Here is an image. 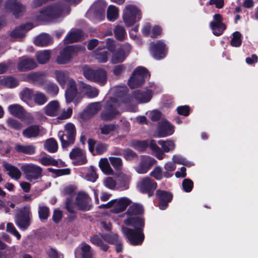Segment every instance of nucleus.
I'll return each mask as SVG.
<instances>
[{"instance_id":"obj_42","label":"nucleus","mask_w":258,"mask_h":258,"mask_svg":"<svg viewBox=\"0 0 258 258\" xmlns=\"http://www.w3.org/2000/svg\"><path fill=\"white\" fill-rule=\"evenodd\" d=\"M101 237L106 242L109 244L113 245L116 244L117 242H118L119 238L118 235L116 233H110L101 234Z\"/></svg>"},{"instance_id":"obj_26","label":"nucleus","mask_w":258,"mask_h":258,"mask_svg":"<svg viewBox=\"0 0 258 258\" xmlns=\"http://www.w3.org/2000/svg\"><path fill=\"white\" fill-rule=\"evenodd\" d=\"M131 203V201L127 198H120L111 209V212L115 214H118L125 211L126 208Z\"/></svg>"},{"instance_id":"obj_10","label":"nucleus","mask_w":258,"mask_h":258,"mask_svg":"<svg viewBox=\"0 0 258 258\" xmlns=\"http://www.w3.org/2000/svg\"><path fill=\"white\" fill-rule=\"evenodd\" d=\"M149 49L152 56L157 60L164 58L168 52V48L162 40L152 42Z\"/></svg>"},{"instance_id":"obj_29","label":"nucleus","mask_w":258,"mask_h":258,"mask_svg":"<svg viewBox=\"0 0 258 258\" xmlns=\"http://www.w3.org/2000/svg\"><path fill=\"white\" fill-rule=\"evenodd\" d=\"M126 56L124 50L122 48H119L112 52L111 61L113 64L122 62Z\"/></svg>"},{"instance_id":"obj_21","label":"nucleus","mask_w":258,"mask_h":258,"mask_svg":"<svg viewBox=\"0 0 258 258\" xmlns=\"http://www.w3.org/2000/svg\"><path fill=\"white\" fill-rule=\"evenodd\" d=\"M135 100L140 103H147L152 97V91L151 90L146 91L137 90L133 92Z\"/></svg>"},{"instance_id":"obj_48","label":"nucleus","mask_w":258,"mask_h":258,"mask_svg":"<svg viewBox=\"0 0 258 258\" xmlns=\"http://www.w3.org/2000/svg\"><path fill=\"white\" fill-rule=\"evenodd\" d=\"M50 215V210L48 207L43 206H39L38 209V215L40 220L42 222H45Z\"/></svg>"},{"instance_id":"obj_32","label":"nucleus","mask_w":258,"mask_h":258,"mask_svg":"<svg viewBox=\"0 0 258 258\" xmlns=\"http://www.w3.org/2000/svg\"><path fill=\"white\" fill-rule=\"evenodd\" d=\"M144 207L140 204H134L130 206L127 209L126 214L130 216H139L144 214Z\"/></svg>"},{"instance_id":"obj_18","label":"nucleus","mask_w":258,"mask_h":258,"mask_svg":"<svg viewBox=\"0 0 258 258\" xmlns=\"http://www.w3.org/2000/svg\"><path fill=\"white\" fill-rule=\"evenodd\" d=\"M76 204L79 210L83 211H89L91 206L89 205L90 199L88 194L84 192L78 193L76 199Z\"/></svg>"},{"instance_id":"obj_64","label":"nucleus","mask_w":258,"mask_h":258,"mask_svg":"<svg viewBox=\"0 0 258 258\" xmlns=\"http://www.w3.org/2000/svg\"><path fill=\"white\" fill-rule=\"evenodd\" d=\"M176 111L179 115L187 116L190 114V107L188 105L179 106L177 107Z\"/></svg>"},{"instance_id":"obj_40","label":"nucleus","mask_w":258,"mask_h":258,"mask_svg":"<svg viewBox=\"0 0 258 258\" xmlns=\"http://www.w3.org/2000/svg\"><path fill=\"white\" fill-rule=\"evenodd\" d=\"M5 168L9 171L8 175L12 178L18 179L21 176L20 170L16 167L10 164L5 165Z\"/></svg>"},{"instance_id":"obj_59","label":"nucleus","mask_w":258,"mask_h":258,"mask_svg":"<svg viewBox=\"0 0 258 258\" xmlns=\"http://www.w3.org/2000/svg\"><path fill=\"white\" fill-rule=\"evenodd\" d=\"M151 177L155 178L157 180H160L163 178V172L162 168L160 166H156L150 172Z\"/></svg>"},{"instance_id":"obj_1","label":"nucleus","mask_w":258,"mask_h":258,"mask_svg":"<svg viewBox=\"0 0 258 258\" xmlns=\"http://www.w3.org/2000/svg\"><path fill=\"white\" fill-rule=\"evenodd\" d=\"M150 77V72L146 68L138 67L134 70L128 79V85L131 89L138 88L144 83L146 79Z\"/></svg>"},{"instance_id":"obj_50","label":"nucleus","mask_w":258,"mask_h":258,"mask_svg":"<svg viewBox=\"0 0 258 258\" xmlns=\"http://www.w3.org/2000/svg\"><path fill=\"white\" fill-rule=\"evenodd\" d=\"M99 129L101 134L107 135L115 131L116 130V125L113 123L104 124L103 125L99 126Z\"/></svg>"},{"instance_id":"obj_61","label":"nucleus","mask_w":258,"mask_h":258,"mask_svg":"<svg viewBox=\"0 0 258 258\" xmlns=\"http://www.w3.org/2000/svg\"><path fill=\"white\" fill-rule=\"evenodd\" d=\"M182 186L185 192H189L193 188L194 182L190 179L185 178L182 181Z\"/></svg>"},{"instance_id":"obj_14","label":"nucleus","mask_w":258,"mask_h":258,"mask_svg":"<svg viewBox=\"0 0 258 258\" xmlns=\"http://www.w3.org/2000/svg\"><path fill=\"white\" fill-rule=\"evenodd\" d=\"M7 10L12 12L16 18H19L25 11V7L17 0H7L5 4Z\"/></svg>"},{"instance_id":"obj_27","label":"nucleus","mask_w":258,"mask_h":258,"mask_svg":"<svg viewBox=\"0 0 258 258\" xmlns=\"http://www.w3.org/2000/svg\"><path fill=\"white\" fill-rule=\"evenodd\" d=\"M82 155V151L79 148L73 149L70 153V158L74 160L77 157H81L74 163L75 165H81L86 164L87 162V159L85 156L81 157Z\"/></svg>"},{"instance_id":"obj_51","label":"nucleus","mask_w":258,"mask_h":258,"mask_svg":"<svg viewBox=\"0 0 258 258\" xmlns=\"http://www.w3.org/2000/svg\"><path fill=\"white\" fill-rule=\"evenodd\" d=\"M33 90L25 88L21 92L20 95L23 101L26 103H28L31 100L33 96Z\"/></svg>"},{"instance_id":"obj_30","label":"nucleus","mask_w":258,"mask_h":258,"mask_svg":"<svg viewBox=\"0 0 258 258\" xmlns=\"http://www.w3.org/2000/svg\"><path fill=\"white\" fill-rule=\"evenodd\" d=\"M156 163V160L154 158H150L148 160L142 161L137 167V171L140 174H145L147 173L152 167V166Z\"/></svg>"},{"instance_id":"obj_13","label":"nucleus","mask_w":258,"mask_h":258,"mask_svg":"<svg viewBox=\"0 0 258 258\" xmlns=\"http://www.w3.org/2000/svg\"><path fill=\"white\" fill-rule=\"evenodd\" d=\"M119 114L117 106L114 104L113 101H107L104 106V110L101 114V118L104 121H111Z\"/></svg>"},{"instance_id":"obj_39","label":"nucleus","mask_w":258,"mask_h":258,"mask_svg":"<svg viewBox=\"0 0 258 258\" xmlns=\"http://www.w3.org/2000/svg\"><path fill=\"white\" fill-rule=\"evenodd\" d=\"M51 38L48 34H41L37 36L35 40V44L38 46H47L49 45Z\"/></svg>"},{"instance_id":"obj_3","label":"nucleus","mask_w":258,"mask_h":258,"mask_svg":"<svg viewBox=\"0 0 258 258\" xmlns=\"http://www.w3.org/2000/svg\"><path fill=\"white\" fill-rule=\"evenodd\" d=\"M83 75L88 80L104 85L107 82V73L103 69H93L89 66L83 68Z\"/></svg>"},{"instance_id":"obj_45","label":"nucleus","mask_w":258,"mask_h":258,"mask_svg":"<svg viewBox=\"0 0 258 258\" xmlns=\"http://www.w3.org/2000/svg\"><path fill=\"white\" fill-rule=\"evenodd\" d=\"M158 144L161 146L163 151L166 153L173 151L175 148V144L171 140L164 141L160 140L158 141Z\"/></svg>"},{"instance_id":"obj_28","label":"nucleus","mask_w":258,"mask_h":258,"mask_svg":"<svg viewBox=\"0 0 258 258\" xmlns=\"http://www.w3.org/2000/svg\"><path fill=\"white\" fill-rule=\"evenodd\" d=\"M59 108V104L57 101H51L45 106V113L49 116H56L57 115Z\"/></svg>"},{"instance_id":"obj_53","label":"nucleus","mask_w":258,"mask_h":258,"mask_svg":"<svg viewBox=\"0 0 258 258\" xmlns=\"http://www.w3.org/2000/svg\"><path fill=\"white\" fill-rule=\"evenodd\" d=\"M122 155L126 160L129 161H131L134 159L136 158L137 159L138 158L137 154L129 148L123 150Z\"/></svg>"},{"instance_id":"obj_19","label":"nucleus","mask_w":258,"mask_h":258,"mask_svg":"<svg viewBox=\"0 0 258 258\" xmlns=\"http://www.w3.org/2000/svg\"><path fill=\"white\" fill-rule=\"evenodd\" d=\"M78 94L77 84L75 80L71 78L69 81L68 87L65 92L66 100L67 104L73 101Z\"/></svg>"},{"instance_id":"obj_23","label":"nucleus","mask_w":258,"mask_h":258,"mask_svg":"<svg viewBox=\"0 0 258 258\" xmlns=\"http://www.w3.org/2000/svg\"><path fill=\"white\" fill-rule=\"evenodd\" d=\"M97 103L89 104L86 109L79 114V118L83 121H86L90 119L97 111Z\"/></svg>"},{"instance_id":"obj_11","label":"nucleus","mask_w":258,"mask_h":258,"mask_svg":"<svg viewBox=\"0 0 258 258\" xmlns=\"http://www.w3.org/2000/svg\"><path fill=\"white\" fill-rule=\"evenodd\" d=\"M157 187V183L149 177L142 178L138 184L140 192L147 194L149 197H152Z\"/></svg>"},{"instance_id":"obj_36","label":"nucleus","mask_w":258,"mask_h":258,"mask_svg":"<svg viewBox=\"0 0 258 258\" xmlns=\"http://www.w3.org/2000/svg\"><path fill=\"white\" fill-rule=\"evenodd\" d=\"M55 75L56 79L58 84L61 86L64 87L69 79V74L67 71H62L60 70L55 71Z\"/></svg>"},{"instance_id":"obj_57","label":"nucleus","mask_w":258,"mask_h":258,"mask_svg":"<svg viewBox=\"0 0 258 258\" xmlns=\"http://www.w3.org/2000/svg\"><path fill=\"white\" fill-rule=\"evenodd\" d=\"M47 170L57 177L64 175H69L71 173V170L69 168L55 169L52 168H48Z\"/></svg>"},{"instance_id":"obj_62","label":"nucleus","mask_w":258,"mask_h":258,"mask_svg":"<svg viewBox=\"0 0 258 258\" xmlns=\"http://www.w3.org/2000/svg\"><path fill=\"white\" fill-rule=\"evenodd\" d=\"M40 163L44 166H58V162L52 157H43L40 159Z\"/></svg>"},{"instance_id":"obj_38","label":"nucleus","mask_w":258,"mask_h":258,"mask_svg":"<svg viewBox=\"0 0 258 258\" xmlns=\"http://www.w3.org/2000/svg\"><path fill=\"white\" fill-rule=\"evenodd\" d=\"M79 86L81 89L86 91V94L89 97L94 98L98 95L99 91L98 89L91 87L89 85L81 82L79 84Z\"/></svg>"},{"instance_id":"obj_24","label":"nucleus","mask_w":258,"mask_h":258,"mask_svg":"<svg viewBox=\"0 0 258 258\" xmlns=\"http://www.w3.org/2000/svg\"><path fill=\"white\" fill-rule=\"evenodd\" d=\"M40 128L38 124H31L22 132L23 136L27 139L36 138L40 135Z\"/></svg>"},{"instance_id":"obj_46","label":"nucleus","mask_w":258,"mask_h":258,"mask_svg":"<svg viewBox=\"0 0 258 258\" xmlns=\"http://www.w3.org/2000/svg\"><path fill=\"white\" fill-rule=\"evenodd\" d=\"M33 100L36 104L42 105L47 102L48 98L45 94L37 91L33 95Z\"/></svg>"},{"instance_id":"obj_5","label":"nucleus","mask_w":258,"mask_h":258,"mask_svg":"<svg viewBox=\"0 0 258 258\" xmlns=\"http://www.w3.org/2000/svg\"><path fill=\"white\" fill-rule=\"evenodd\" d=\"M30 214L31 210L29 206H26L17 209L15 220L16 224L19 228L26 230L29 227L30 225Z\"/></svg>"},{"instance_id":"obj_9","label":"nucleus","mask_w":258,"mask_h":258,"mask_svg":"<svg viewBox=\"0 0 258 258\" xmlns=\"http://www.w3.org/2000/svg\"><path fill=\"white\" fill-rule=\"evenodd\" d=\"M21 170L25 174L26 179L30 182H33L42 176V168L35 164H25L21 166Z\"/></svg>"},{"instance_id":"obj_25","label":"nucleus","mask_w":258,"mask_h":258,"mask_svg":"<svg viewBox=\"0 0 258 258\" xmlns=\"http://www.w3.org/2000/svg\"><path fill=\"white\" fill-rule=\"evenodd\" d=\"M83 35L84 32L81 29H77L74 31H70L64 38V43L65 44H69L80 41Z\"/></svg>"},{"instance_id":"obj_15","label":"nucleus","mask_w":258,"mask_h":258,"mask_svg":"<svg viewBox=\"0 0 258 258\" xmlns=\"http://www.w3.org/2000/svg\"><path fill=\"white\" fill-rule=\"evenodd\" d=\"M156 196L159 200L158 207L160 210H165L168 204L173 199V194L169 191L158 189L156 191Z\"/></svg>"},{"instance_id":"obj_63","label":"nucleus","mask_w":258,"mask_h":258,"mask_svg":"<svg viewBox=\"0 0 258 258\" xmlns=\"http://www.w3.org/2000/svg\"><path fill=\"white\" fill-rule=\"evenodd\" d=\"M6 230L8 232L15 236L18 240H20L21 235L17 230L14 225L12 223H8L6 227Z\"/></svg>"},{"instance_id":"obj_20","label":"nucleus","mask_w":258,"mask_h":258,"mask_svg":"<svg viewBox=\"0 0 258 258\" xmlns=\"http://www.w3.org/2000/svg\"><path fill=\"white\" fill-rule=\"evenodd\" d=\"M37 63L32 58L22 57L19 59L17 68L21 72L32 70L36 68Z\"/></svg>"},{"instance_id":"obj_6","label":"nucleus","mask_w":258,"mask_h":258,"mask_svg":"<svg viewBox=\"0 0 258 258\" xmlns=\"http://www.w3.org/2000/svg\"><path fill=\"white\" fill-rule=\"evenodd\" d=\"M121 231L132 245H140L144 240V231H138L123 226Z\"/></svg>"},{"instance_id":"obj_37","label":"nucleus","mask_w":258,"mask_h":258,"mask_svg":"<svg viewBox=\"0 0 258 258\" xmlns=\"http://www.w3.org/2000/svg\"><path fill=\"white\" fill-rule=\"evenodd\" d=\"M90 240L93 244L100 247L103 251H107L109 247L107 244L104 243L102 237H100L97 234L91 237Z\"/></svg>"},{"instance_id":"obj_55","label":"nucleus","mask_w":258,"mask_h":258,"mask_svg":"<svg viewBox=\"0 0 258 258\" xmlns=\"http://www.w3.org/2000/svg\"><path fill=\"white\" fill-rule=\"evenodd\" d=\"M7 123L10 127L16 131L21 130L23 127V124L21 122L12 118H9L7 120Z\"/></svg>"},{"instance_id":"obj_8","label":"nucleus","mask_w":258,"mask_h":258,"mask_svg":"<svg viewBox=\"0 0 258 258\" xmlns=\"http://www.w3.org/2000/svg\"><path fill=\"white\" fill-rule=\"evenodd\" d=\"M65 7L63 2H57L46 7L41 13L50 20L57 19L61 16Z\"/></svg>"},{"instance_id":"obj_43","label":"nucleus","mask_w":258,"mask_h":258,"mask_svg":"<svg viewBox=\"0 0 258 258\" xmlns=\"http://www.w3.org/2000/svg\"><path fill=\"white\" fill-rule=\"evenodd\" d=\"M118 17V9L113 6L110 5L107 11V18L110 21H114Z\"/></svg>"},{"instance_id":"obj_54","label":"nucleus","mask_w":258,"mask_h":258,"mask_svg":"<svg viewBox=\"0 0 258 258\" xmlns=\"http://www.w3.org/2000/svg\"><path fill=\"white\" fill-rule=\"evenodd\" d=\"M81 250L82 258H93L91 246L89 244L85 243L82 246Z\"/></svg>"},{"instance_id":"obj_34","label":"nucleus","mask_w":258,"mask_h":258,"mask_svg":"<svg viewBox=\"0 0 258 258\" xmlns=\"http://www.w3.org/2000/svg\"><path fill=\"white\" fill-rule=\"evenodd\" d=\"M14 148L17 152L25 154L33 155L35 152V147L31 145H23L17 144Z\"/></svg>"},{"instance_id":"obj_47","label":"nucleus","mask_w":258,"mask_h":258,"mask_svg":"<svg viewBox=\"0 0 258 258\" xmlns=\"http://www.w3.org/2000/svg\"><path fill=\"white\" fill-rule=\"evenodd\" d=\"M114 34L117 40L123 41L126 36L124 28L120 25H116L114 29Z\"/></svg>"},{"instance_id":"obj_49","label":"nucleus","mask_w":258,"mask_h":258,"mask_svg":"<svg viewBox=\"0 0 258 258\" xmlns=\"http://www.w3.org/2000/svg\"><path fill=\"white\" fill-rule=\"evenodd\" d=\"M241 34L239 31H235L233 33V37L231 39L230 44L235 47H238L241 45Z\"/></svg>"},{"instance_id":"obj_52","label":"nucleus","mask_w":258,"mask_h":258,"mask_svg":"<svg viewBox=\"0 0 258 258\" xmlns=\"http://www.w3.org/2000/svg\"><path fill=\"white\" fill-rule=\"evenodd\" d=\"M110 162L115 170L117 171H121L122 167V159L119 157H110L109 158Z\"/></svg>"},{"instance_id":"obj_31","label":"nucleus","mask_w":258,"mask_h":258,"mask_svg":"<svg viewBox=\"0 0 258 258\" xmlns=\"http://www.w3.org/2000/svg\"><path fill=\"white\" fill-rule=\"evenodd\" d=\"M8 110L11 114L18 118L22 119L25 116V111L23 107L19 104L10 105Z\"/></svg>"},{"instance_id":"obj_33","label":"nucleus","mask_w":258,"mask_h":258,"mask_svg":"<svg viewBox=\"0 0 258 258\" xmlns=\"http://www.w3.org/2000/svg\"><path fill=\"white\" fill-rule=\"evenodd\" d=\"M0 83L2 85L9 88H13L19 85L18 80L11 76L3 77L0 79Z\"/></svg>"},{"instance_id":"obj_60","label":"nucleus","mask_w":258,"mask_h":258,"mask_svg":"<svg viewBox=\"0 0 258 258\" xmlns=\"http://www.w3.org/2000/svg\"><path fill=\"white\" fill-rule=\"evenodd\" d=\"M134 147L140 151H144L149 146L147 141H137L133 144Z\"/></svg>"},{"instance_id":"obj_7","label":"nucleus","mask_w":258,"mask_h":258,"mask_svg":"<svg viewBox=\"0 0 258 258\" xmlns=\"http://www.w3.org/2000/svg\"><path fill=\"white\" fill-rule=\"evenodd\" d=\"M81 49L78 45H69L64 47L60 52L56 58L58 64H67L73 58V56L76 54Z\"/></svg>"},{"instance_id":"obj_16","label":"nucleus","mask_w":258,"mask_h":258,"mask_svg":"<svg viewBox=\"0 0 258 258\" xmlns=\"http://www.w3.org/2000/svg\"><path fill=\"white\" fill-rule=\"evenodd\" d=\"M124 223L127 226L133 227L135 230L144 231L145 227V218L141 216H130L124 221Z\"/></svg>"},{"instance_id":"obj_2","label":"nucleus","mask_w":258,"mask_h":258,"mask_svg":"<svg viewBox=\"0 0 258 258\" xmlns=\"http://www.w3.org/2000/svg\"><path fill=\"white\" fill-rule=\"evenodd\" d=\"M76 134L75 126L71 122L67 123L65 125L64 131L58 132L57 136L61 142L62 148L66 149L70 145L74 143Z\"/></svg>"},{"instance_id":"obj_22","label":"nucleus","mask_w":258,"mask_h":258,"mask_svg":"<svg viewBox=\"0 0 258 258\" xmlns=\"http://www.w3.org/2000/svg\"><path fill=\"white\" fill-rule=\"evenodd\" d=\"M34 27L32 23H26L17 27L10 33V36L13 38H22L25 36V31L30 30Z\"/></svg>"},{"instance_id":"obj_44","label":"nucleus","mask_w":258,"mask_h":258,"mask_svg":"<svg viewBox=\"0 0 258 258\" xmlns=\"http://www.w3.org/2000/svg\"><path fill=\"white\" fill-rule=\"evenodd\" d=\"M45 149L50 153H55L57 151L58 145L53 138L47 140L44 144Z\"/></svg>"},{"instance_id":"obj_35","label":"nucleus","mask_w":258,"mask_h":258,"mask_svg":"<svg viewBox=\"0 0 258 258\" xmlns=\"http://www.w3.org/2000/svg\"><path fill=\"white\" fill-rule=\"evenodd\" d=\"M51 57V51L45 50L37 51L36 53V58L40 64H45L48 62Z\"/></svg>"},{"instance_id":"obj_17","label":"nucleus","mask_w":258,"mask_h":258,"mask_svg":"<svg viewBox=\"0 0 258 258\" xmlns=\"http://www.w3.org/2000/svg\"><path fill=\"white\" fill-rule=\"evenodd\" d=\"M174 132L173 125L168 121L165 120L159 122L157 127L158 136L159 137L169 136Z\"/></svg>"},{"instance_id":"obj_4","label":"nucleus","mask_w":258,"mask_h":258,"mask_svg":"<svg viewBox=\"0 0 258 258\" xmlns=\"http://www.w3.org/2000/svg\"><path fill=\"white\" fill-rule=\"evenodd\" d=\"M142 18L141 10L135 5H128L123 10V19L127 27L134 25Z\"/></svg>"},{"instance_id":"obj_56","label":"nucleus","mask_w":258,"mask_h":258,"mask_svg":"<svg viewBox=\"0 0 258 258\" xmlns=\"http://www.w3.org/2000/svg\"><path fill=\"white\" fill-rule=\"evenodd\" d=\"M45 90L50 94L56 95L58 94L59 88L58 86L53 83H49L45 86Z\"/></svg>"},{"instance_id":"obj_12","label":"nucleus","mask_w":258,"mask_h":258,"mask_svg":"<svg viewBox=\"0 0 258 258\" xmlns=\"http://www.w3.org/2000/svg\"><path fill=\"white\" fill-rule=\"evenodd\" d=\"M213 18L214 20L210 22V27L215 36H219L226 29L227 26L223 23V17L221 14H215L213 15Z\"/></svg>"},{"instance_id":"obj_41","label":"nucleus","mask_w":258,"mask_h":258,"mask_svg":"<svg viewBox=\"0 0 258 258\" xmlns=\"http://www.w3.org/2000/svg\"><path fill=\"white\" fill-rule=\"evenodd\" d=\"M99 166L101 170L106 174L112 175L113 174V170L107 158H101L99 161Z\"/></svg>"},{"instance_id":"obj_58","label":"nucleus","mask_w":258,"mask_h":258,"mask_svg":"<svg viewBox=\"0 0 258 258\" xmlns=\"http://www.w3.org/2000/svg\"><path fill=\"white\" fill-rule=\"evenodd\" d=\"M28 78L34 82H37L40 84L44 83V80L42 75L39 73H32L28 75Z\"/></svg>"}]
</instances>
